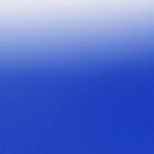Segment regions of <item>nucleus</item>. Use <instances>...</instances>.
Wrapping results in <instances>:
<instances>
[{"label":"nucleus","instance_id":"f257e3e1","mask_svg":"<svg viewBox=\"0 0 154 154\" xmlns=\"http://www.w3.org/2000/svg\"><path fill=\"white\" fill-rule=\"evenodd\" d=\"M133 70V147H135V64Z\"/></svg>","mask_w":154,"mask_h":154},{"label":"nucleus","instance_id":"f03ea898","mask_svg":"<svg viewBox=\"0 0 154 154\" xmlns=\"http://www.w3.org/2000/svg\"><path fill=\"white\" fill-rule=\"evenodd\" d=\"M135 90H136V89H135Z\"/></svg>","mask_w":154,"mask_h":154}]
</instances>
